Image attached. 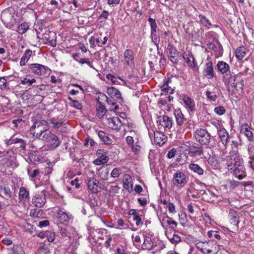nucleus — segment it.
I'll return each mask as SVG.
<instances>
[{
  "label": "nucleus",
  "instance_id": "1",
  "mask_svg": "<svg viewBox=\"0 0 254 254\" xmlns=\"http://www.w3.org/2000/svg\"><path fill=\"white\" fill-rule=\"evenodd\" d=\"M49 128L47 122L43 120L36 121L30 129V131L33 136L36 138L41 139L42 134L46 132Z\"/></svg>",
  "mask_w": 254,
  "mask_h": 254
},
{
  "label": "nucleus",
  "instance_id": "2",
  "mask_svg": "<svg viewBox=\"0 0 254 254\" xmlns=\"http://www.w3.org/2000/svg\"><path fill=\"white\" fill-rule=\"evenodd\" d=\"M223 81L225 85L233 84L235 89L240 93L243 91V87L244 84V81L241 79L238 75L230 74V78L226 76H223Z\"/></svg>",
  "mask_w": 254,
  "mask_h": 254
},
{
  "label": "nucleus",
  "instance_id": "3",
  "mask_svg": "<svg viewBox=\"0 0 254 254\" xmlns=\"http://www.w3.org/2000/svg\"><path fill=\"white\" fill-rule=\"evenodd\" d=\"M212 127L217 131V134L220 142L226 147L229 142V135L228 131L217 122L210 123Z\"/></svg>",
  "mask_w": 254,
  "mask_h": 254
},
{
  "label": "nucleus",
  "instance_id": "4",
  "mask_svg": "<svg viewBox=\"0 0 254 254\" xmlns=\"http://www.w3.org/2000/svg\"><path fill=\"white\" fill-rule=\"evenodd\" d=\"M225 160L229 170L237 166L238 164H243L244 162L243 159L240 157L238 152L235 150L231 151L229 155L226 157Z\"/></svg>",
  "mask_w": 254,
  "mask_h": 254
},
{
  "label": "nucleus",
  "instance_id": "5",
  "mask_svg": "<svg viewBox=\"0 0 254 254\" xmlns=\"http://www.w3.org/2000/svg\"><path fill=\"white\" fill-rule=\"evenodd\" d=\"M195 140L200 144L208 146L210 141V135L208 131L203 128L197 129L194 133Z\"/></svg>",
  "mask_w": 254,
  "mask_h": 254
},
{
  "label": "nucleus",
  "instance_id": "6",
  "mask_svg": "<svg viewBox=\"0 0 254 254\" xmlns=\"http://www.w3.org/2000/svg\"><path fill=\"white\" fill-rule=\"evenodd\" d=\"M41 139L54 148L57 147L61 143L57 136L50 131L45 132Z\"/></svg>",
  "mask_w": 254,
  "mask_h": 254
},
{
  "label": "nucleus",
  "instance_id": "7",
  "mask_svg": "<svg viewBox=\"0 0 254 254\" xmlns=\"http://www.w3.org/2000/svg\"><path fill=\"white\" fill-rule=\"evenodd\" d=\"M157 123H158V128L160 130L171 128L173 123L172 118L167 116L159 117L158 119Z\"/></svg>",
  "mask_w": 254,
  "mask_h": 254
},
{
  "label": "nucleus",
  "instance_id": "8",
  "mask_svg": "<svg viewBox=\"0 0 254 254\" xmlns=\"http://www.w3.org/2000/svg\"><path fill=\"white\" fill-rule=\"evenodd\" d=\"M13 18L14 12L9 9H5L1 13V20L5 24L8 25L12 23L14 20Z\"/></svg>",
  "mask_w": 254,
  "mask_h": 254
},
{
  "label": "nucleus",
  "instance_id": "9",
  "mask_svg": "<svg viewBox=\"0 0 254 254\" xmlns=\"http://www.w3.org/2000/svg\"><path fill=\"white\" fill-rule=\"evenodd\" d=\"M187 178L186 174L183 172L178 171L173 175V183L176 185H184L187 182Z\"/></svg>",
  "mask_w": 254,
  "mask_h": 254
},
{
  "label": "nucleus",
  "instance_id": "10",
  "mask_svg": "<svg viewBox=\"0 0 254 254\" xmlns=\"http://www.w3.org/2000/svg\"><path fill=\"white\" fill-rule=\"evenodd\" d=\"M101 184L99 181L95 178H90L88 180L87 186L92 193H96L101 190Z\"/></svg>",
  "mask_w": 254,
  "mask_h": 254
},
{
  "label": "nucleus",
  "instance_id": "11",
  "mask_svg": "<svg viewBox=\"0 0 254 254\" xmlns=\"http://www.w3.org/2000/svg\"><path fill=\"white\" fill-rule=\"evenodd\" d=\"M189 146L187 150L189 153L191 154L192 155H200L203 151L202 146L196 143L188 142Z\"/></svg>",
  "mask_w": 254,
  "mask_h": 254
},
{
  "label": "nucleus",
  "instance_id": "12",
  "mask_svg": "<svg viewBox=\"0 0 254 254\" xmlns=\"http://www.w3.org/2000/svg\"><path fill=\"white\" fill-rule=\"evenodd\" d=\"M231 171L239 180H242L246 176L245 168L243 164H238V165L234 167Z\"/></svg>",
  "mask_w": 254,
  "mask_h": 254
},
{
  "label": "nucleus",
  "instance_id": "13",
  "mask_svg": "<svg viewBox=\"0 0 254 254\" xmlns=\"http://www.w3.org/2000/svg\"><path fill=\"white\" fill-rule=\"evenodd\" d=\"M29 68L33 73L38 75L44 74L48 69L46 66L38 64H31Z\"/></svg>",
  "mask_w": 254,
  "mask_h": 254
},
{
  "label": "nucleus",
  "instance_id": "14",
  "mask_svg": "<svg viewBox=\"0 0 254 254\" xmlns=\"http://www.w3.org/2000/svg\"><path fill=\"white\" fill-rule=\"evenodd\" d=\"M174 87L172 85V80L171 78H168L161 86V95L164 94H173Z\"/></svg>",
  "mask_w": 254,
  "mask_h": 254
},
{
  "label": "nucleus",
  "instance_id": "15",
  "mask_svg": "<svg viewBox=\"0 0 254 254\" xmlns=\"http://www.w3.org/2000/svg\"><path fill=\"white\" fill-rule=\"evenodd\" d=\"M125 63L132 68L134 66V55L132 50L127 49L124 54Z\"/></svg>",
  "mask_w": 254,
  "mask_h": 254
},
{
  "label": "nucleus",
  "instance_id": "16",
  "mask_svg": "<svg viewBox=\"0 0 254 254\" xmlns=\"http://www.w3.org/2000/svg\"><path fill=\"white\" fill-rule=\"evenodd\" d=\"M181 97L185 107L189 111H193L195 108L194 101L186 94H183Z\"/></svg>",
  "mask_w": 254,
  "mask_h": 254
},
{
  "label": "nucleus",
  "instance_id": "17",
  "mask_svg": "<svg viewBox=\"0 0 254 254\" xmlns=\"http://www.w3.org/2000/svg\"><path fill=\"white\" fill-rule=\"evenodd\" d=\"M152 235L147 233L146 232L145 234L143 235L144 241L142 245V248L144 250H150L152 249L153 246V242L152 241Z\"/></svg>",
  "mask_w": 254,
  "mask_h": 254
},
{
  "label": "nucleus",
  "instance_id": "18",
  "mask_svg": "<svg viewBox=\"0 0 254 254\" xmlns=\"http://www.w3.org/2000/svg\"><path fill=\"white\" fill-rule=\"evenodd\" d=\"M217 67L219 72L222 74L226 73L224 76L228 75L230 78V74L231 73L230 71V66L228 64L223 61H219L217 64Z\"/></svg>",
  "mask_w": 254,
  "mask_h": 254
},
{
  "label": "nucleus",
  "instance_id": "19",
  "mask_svg": "<svg viewBox=\"0 0 254 254\" xmlns=\"http://www.w3.org/2000/svg\"><path fill=\"white\" fill-rule=\"evenodd\" d=\"M107 123L109 127L114 130H119L122 126L121 121L118 117L108 118Z\"/></svg>",
  "mask_w": 254,
  "mask_h": 254
},
{
  "label": "nucleus",
  "instance_id": "20",
  "mask_svg": "<svg viewBox=\"0 0 254 254\" xmlns=\"http://www.w3.org/2000/svg\"><path fill=\"white\" fill-rule=\"evenodd\" d=\"M154 141L156 144L161 146L167 141V137L163 133L160 131H155L154 132Z\"/></svg>",
  "mask_w": 254,
  "mask_h": 254
},
{
  "label": "nucleus",
  "instance_id": "21",
  "mask_svg": "<svg viewBox=\"0 0 254 254\" xmlns=\"http://www.w3.org/2000/svg\"><path fill=\"white\" fill-rule=\"evenodd\" d=\"M57 218L59 223L66 224L69 222L70 216L63 210H59L57 212Z\"/></svg>",
  "mask_w": 254,
  "mask_h": 254
},
{
  "label": "nucleus",
  "instance_id": "22",
  "mask_svg": "<svg viewBox=\"0 0 254 254\" xmlns=\"http://www.w3.org/2000/svg\"><path fill=\"white\" fill-rule=\"evenodd\" d=\"M161 221L164 227L170 226L171 228L174 229L177 226V223L168 216H164Z\"/></svg>",
  "mask_w": 254,
  "mask_h": 254
},
{
  "label": "nucleus",
  "instance_id": "23",
  "mask_svg": "<svg viewBox=\"0 0 254 254\" xmlns=\"http://www.w3.org/2000/svg\"><path fill=\"white\" fill-rule=\"evenodd\" d=\"M204 73V75L208 79H211L214 77V72L213 64L211 62H209L205 64Z\"/></svg>",
  "mask_w": 254,
  "mask_h": 254
},
{
  "label": "nucleus",
  "instance_id": "24",
  "mask_svg": "<svg viewBox=\"0 0 254 254\" xmlns=\"http://www.w3.org/2000/svg\"><path fill=\"white\" fill-rule=\"evenodd\" d=\"M46 202V197L44 194H38L32 199V203L37 207H42Z\"/></svg>",
  "mask_w": 254,
  "mask_h": 254
},
{
  "label": "nucleus",
  "instance_id": "25",
  "mask_svg": "<svg viewBox=\"0 0 254 254\" xmlns=\"http://www.w3.org/2000/svg\"><path fill=\"white\" fill-rule=\"evenodd\" d=\"M123 187L127 190H132L133 181L132 177L128 174H125L123 177Z\"/></svg>",
  "mask_w": 254,
  "mask_h": 254
},
{
  "label": "nucleus",
  "instance_id": "26",
  "mask_svg": "<svg viewBox=\"0 0 254 254\" xmlns=\"http://www.w3.org/2000/svg\"><path fill=\"white\" fill-rule=\"evenodd\" d=\"M241 132L244 133L249 140L252 141L254 140L253 133L251 131V128L247 124H244L241 126Z\"/></svg>",
  "mask_w": 254,
  "mask_h": 254
},
{
  "label": "nucleus",
  "instance_id": "27",
  "mask_svg": "<svg viewBox=\"0 0 254 254\" xmlns=\"http://www.w3.org/2000/svg\"><path fill=\"white\" fill-rule=\"evenodd\" d=\"M20 143V147H21L23 149L25 148L26 143H25V141L21 138H18L17 137L14 138L13 137H12L10 139H6L5 140V143L7 146L11 145L12 144H15V143Z\"/></svg>",
  "mask_w": 254,
  "mask_h": 254
},
{
  "label": "nucleus",
  "instance_id": "28",
  "mask_svg": "<svg viewBox=\"0 0 254 254\" xmlns=\"http://www.w3.org/2000/svg\"><path fill=\"white\" fill-rule=\"evenodd\" d=\"M174 114L175 117L177 125L180 126H182L183 124L185 119L184 118V115L183 114L181 110H176L174 111Z\"/></svg>",
  "mask_w": 254,
  "mask_h": 254
},
{
  "label": "nucleus",
  "instance_id": "29",
  "mask_svg": "<svg viewBox=\"0 0 254 254\" xmlns=\"http://www.w3.org/2000/svg\"><path fill=\"white\" fill-rule=\"evenodd\" d=\"M229 217L230 219L231 223L235 225H237L239 223V217L237 212L233 209H231L229 213Z\"/></svg>",
  "mask_w": 254,
  "mask_h": 254
},
{
  "label": "nucleus",
  "instance_id": "30",
  "mask_svg": "<svg viewBox=\"0 0 254 254\" xmlns=\"http://www.w3.org/2000/svg\"><path fill=\"white\" fill-rule=\"evenodd\" d=\"M29 191L25 188H21L19 192V199L21 201H26L29 199Z\"/></svg>",
  "mask_w": 254,
  "mask_h": 254
},
{
  "label": "nucleus",
  "instance_id": "31",
  "mask_svg": "<svg viewBox=\"0 0 254 254\" xmlns=\"http://www.w3.org/2000/svg\"><path fill=\"white\" fill-rule=\"evenodd\" d=\"M98 136L101 140L106 144H111L112 143V139L109 137L107 133L103 131L98 132Z\"/></svg>",
  "mask_w": 254,
  "mask_h": 254
},
{
  "label": "nucleus",
  "instance_id": "32",
  "mask_svg": "<svg viewBox=\"0 0 254 254\" xmlns=\"http://www.w3.org/2000/svg\"><path fill=\"white\" fill-rule=\"evenodd\" d=\"M32 54V51L31 50L28 49L25 51L24 55L22 57L20 61V65L21 66L25 65L26 63L28 61L31 57Z\"/></svg>",
  "mask_w": 254,
  "mask_h": 254
},
{
  "label": "nucleus",
  "instance_id": "33",
  "mask_svg": "<svg viewBox=\"0 0 254 254\" xmlns=\"http://www.w3.org/2000/svg\"><path fill=\"white\" fill-rule=\"evenodd\" d=\"M107 93L111 97H116L117 98H121V93L116 88L114 87H109L107 89Z\"/></svg>",
  "mask_w": 254,
  "mask_h": 254
},
{
  "label": "nucleus",
  "instance_id": "34",
  "mask_svg": "<svg viewBox=\"0 0 254 254\" xmlns=\"http://www.w3.org/2000/svg\"><path fill=\"white\" fill-rule=\"evenodd\" d=\"M189 169L198 175H202L204 173L203 169L198 164L195 163H190L189 165Z\"/></svg>",
  "mask_w": 254,
  "mask_h": 254
},
{
  "label": "nucleus",
  "instance_id": "35",
  "mask_svg": "<svg viewBox=\"0 0 254 254\" xmlns=\"http://www.w3.org/2000/svg\"><path fill=\"white\" fill-rule=\"evenodd\" d=\"M246 55V49L245 47L242 46L237 48L235 51V55L236 58L239 60H242Z\"/></svg>",
  "mask_w": 254,
  "mask_h": 254
},
{
  "label": "nucleus",
  "instance_id": "36",
  "mask_svg": "<svg viewBox=\"0 0 254 254\" xmlns=\"http://www.w3.org/2000/svg\"><path fill=\"white\" fill-rule=\"evenodd\" d=\"M109 160V157L105 154H102L95 159L93 163L95 165H100L106 163Z\"/></svg>",
  "mask_w": 254,
  "mask_h": 254
},
{
  "label": "nucleus",
  "instance_id": "37",
  "mask_svg": "<svg viewBox=\"0 0 254 254\" xmlns=\"http://www.w3.org/2000/svg\"><path fill=\"white\" fill-rule=\"evenodd\" d=\"M210 48H211L215 53L218 57L221 56L223 54V49L221 45H218V46L211 44L210 45Z\"/></svg>",
  "mask_w": 254,
  "mask_h": 254
},
{
  "label": "nucleus",
  "instance_id": "38",
  "mask_svg": "<svg viewBox=\"0 0 254 254\" xmlns=\"http://www.w3.org/2000/svg\"><path fill=\"white\" fill-rule=\"evenodd\" d=\"M199 17L200 18V22L202 25L203 27L206 28V29H207L211 26V24L208 20V19L205 16L202 15H199Z\"/></svg>",
  "mask_w": 254,
  "mask_h": 254
},
{
  "label": "nucleus",
  "instance_id": "39",
  "mask_svg": "<svg viewBox=\"0 0 254 254\" xmlns=\"http://www.w3.org/2000/svg\"><path fill=\"white\" fill-rule=\"evenodd\" d=\"M97 116L99 118H102L105 115L106 110L104 105L99 102V105L97 108Z\"/></svg>",
  "mask_w": 254,
  "mask_h": 254
},
{
  "label": "nucleus",
  "instance_id": "40",
  "mask_svg": "<svg viewBox=\"0 0 254 254\" xmlns=\"http://www.w3.org/2000/svg\"><path fill=\"white\" fill-rule=\"evenodd\" d=\"M205 95L207 99L211 102H215L218 97L216 93L209 90L205 92Z\"/></svg>",
  "mask_w": 254,
  "mask_h": 254
},
{
  "label": "nucleus",
  "instance_id": "41",
  "mask_svg": "<svg viewBox=\"0 0 254 254\" xmlns=\"http://www.w3.org/2000/svg\"><path fill=\"white\" fill-rule=\"evenodd\" d=\"M36 82V80L34 78L29 79L27 77H24L20 80V84L22 85H28V86H31Z\"/></svg>",
  "mask_w": 254,
  "mask_h": 254
},
{
  "label": "nucleus",
  "instance_id": "42",
  "mask_svg": "<svg viewBox=\"0 0 254 254\" xmlns=\"http://www.w3.org/2000/svg\"><path fill=\"white\" fill-rule=\"evenodd\" d=\"M167 53L168 54V57H171V56H178V52L175 48L173 47L171 45L168 46L167 49Z\"/></svg>",
  "mask_w": 254,
  "mask_h": 254
},
{
  "label": "nucleus",
  "instance_id": "43",
  "mask_svg": "<svg viewBox=\"0 0 254 254\" xmlns=\"http://www.w3.org/2000/svg\"><path fill=\"white\" fill-rule=\"evenodd\" d=\"M207 243H203L202 242H200L198 243H197L195 244L196 248L198 249L202 254H205V250H206V247L205 245H207Z\"/></svg>",
  "mask_w": 254,
  "mask_h": 254
},
{
  "label": "nucleus",
  "instance_id": "44",
  "mask_svg": "<svg viewBox=\"0 0 254 254\" xmlns=\"http://www.w3.org/2000/svg\"><path fill=\"white\" fill-rule=\"evenodd\" d=\"M146 232H144L143 233L142 232H139L138 235H135L134 236L133 235L132 236L133 241L137 244H140L141 242V238H143L144 234H145Z\"/></svg>",
  "mask_w": 254,
  "mask_h": 254
},
{
  "label": "nucleus",
  "instance_id": "45",
  "mask_svg": "<svg viewBox=\"0 0 254 254\" xmlns=\"http://www.w3.org/2000/svg\"><path fill=\"white\" fill-rule=\"evenodd\" d=\"M69 100L71 101L70 106L74 107L76 109L80 110L82 108L81 104L78 101L74 100L72 99L70 97L68 98Z\"/></svg>",
  "mask_w": 254,
  "mask_h": 254
},
{
  "label": "nucleus",
  "instance_id": "46",
  "mask_svg": "<svg viewBox=\"0 0 254 254\" xmlns=\"http://www.w3.org/2000/svg\"><path fill=\"white\" fill-rule=\"evenodd\" d=\"M50 123L53 125V127L55 128H58L63 124V122L61 120H57L56 119H52Z\"/></svg>",
  "mask_w": 254,
  "mask_h": 254
},
{
  "label": "nucleus",
  "instance_id": "47",
  "mask_svg": "<svg viewBox=\"0 0 254 254\" xmlns=\"http://www.w3.org/2000/svg\"><path fill=\"white\" fill-rule=\"evenodd\" d=\"M168 238L169 240H170V241L172 244H176V243L180 242L181 241V237L179 236H178V235H176V234H174L171 237H169L168 236Z\"/></svg>",
  "mask_w": 254,
  "mask_h": 254
},
{
  "label": "nucleus",
  "instance_id": "48",
  "mask_svg": "<svg viewBox=\"0 0 254 254\" xmlns=\"http://www.w3.org/2000/svg\"><path fill=\"white\" fill-rule=\"evenodd\" d=\"M122 173L121 169L119 168H114L111 174V177L114 178H118Z\"/></svg>",
  "mask_w": 254,
  "mask_h": 254
},
{
  "label": "nucleus",
  "instance_id": "49",
  "mask_svg": "<svg viewBox=\"0 0 254 254\" xmlns=\"http://www.w3.org/2000/svg\"><path fill=\"white\" fill-rule=\"evenodd\" d=\"M207 235L209 238L214 237L218 240H220L221 239V236L219 235L218 232L216 231H209L207 233Z\"/></svg>",
  "mask_w": 254,
  "mask_h": 254
},
{
  "label": "nucleus",
  "instance_id": "50",
  "mask_svg": "<svg viewBox=\"0 0 254 254\" xmlns=\"http://www.w3.org/2000/svg\"><path fill=\"white\" fill-rule=\"evenodd\" d=\"M42 86L43 85L33 86L32 87L30 88L29 90L30 91H34V92L35 93V95H37L40 94V91L43 90V89L42 88Z\"/></svg>",
  "mask_w": 254,
  "mask_h": 254
},
{
  "label": "nucleus",
  "instance_id": "51",
  "mask_svg": "<svg viewBox=\"0 0 254 254\" xmlns=\"http://www.w3.org/2000/svg\"><path fill=\"white\" fill-rule=\"evenodd\" d=\"M185 62L187 63L188 66L193 67H195V64L194 62L193 61V59L192 58V60L190 57H185V56H183Z\"/></svg>",
  "mask_w": 254,
  "mask_h": 254
},
{
  "label": "nucleus",
  "instance_id": "52",
  "mask_svg": "<svg viewBox=\"0 0 254 254\" xmlns=\"http://www.w3.org/2000/svg\"><path fill=\"white\" fill-rule=\"evenodd\" d=\"M151 36L153 43L157 45L160 42V38L158 35L157 33H151Z\"/></svg>",
  "mask_w": 254,
  "mask_h": 254
},
{
  "label": "nucleus",
  "instance_id": "53",
  "mask_svg": "<svg viewBox=\"0 0 254 254\" xmlns=\"http://www.w3.org/2000/svg\"><path fill=\"white\" fill-rule=\"evenodd\" d=\"M10 254H25V253L21 247L16 246L13 248L12 252Z\"/></svg>",
  "mask_w": 254,
  "mask_h": 254
},
{
  "label": "nucleus",
  "instance_id": "54",
  "mask_svg": "<svg viewBox=\"0 0 254 254\" xmlns=\"http://www.w3.org/2000/svg\"><path fill=\"white\" fill-rule=\"evenodd\" d=\"M225 109L223 106H218L214 109V112L218 115H222L225 113Z\"/></svg>",
  "mask_w": 254,
  "mask_h": 254
},
{
  "label": "nucleus",
  "instance_id": "55",
  "mask_svg": "<svg viewBox=\"0 0 254 254\" xmlns=\"http://www.w3.org/2000/svg\"><path fill=\"white\" fill-rule=\"evenodd\" d=\"M148 22L150 25L152 32H156L157 26L155 20L154 19L149 17L148 18Z\"/></svg>",
  "mask_w": 254,
  "mask_h": 254
},
{
  "label": "nucleus",
  "instance_id": "56",
  "mask_svg": "<svg viewBox=\"0 0 254 254\" xmlns=\"http://www.w3.org/2000/svg\"><path fill=\"white\" fill-rule=\"evenodd\" d=\"M29 24L27 22H23L18 27L19 31H22L23 32L27 31L29 29Z\"/></svg>",
  "mask_w": 254,
  "mask_h": 254
},
{
  "label": "nucleus",
  "instance_id": "57",
  "mask_svg": "<svg viewBox=\"0 0 254 254\" xmlns=\"http://www.w3.org/2000/svg\"><path fill=\"white\" fill-rule=\"evenodd\" d=\"M7 88V81L4 77L0 78V88L2 90Z\"/></svg>",
  "mask_w": 254,
  "mask_h": 254
},
{
  "label": "nucleus",
  "instance_id": "58",
  "mask_svg": "<svg viewBox=\"0 0 254 254\" xmlns=\"http://www.w3.org/2000/svg\"><path fill=\"white\" fill-rule=\"evenodd\" d=\"M28 175L32 178H34L37 176L39 173L40 171L39 170H34L33 171H30V170H28L27 171Z\"/></svg>",
  "mask_w": 254,
  "mask_h": 254
},
{
  "label": "nucleus",
  "instance_id": "59",
  "mask_svg": "<svg viewBox=\"0 0 254 254\" xmlns=\"http://www.w3.org/2000/svg\"><path fill=\"white\" fill-rule=\"evenodd\" d=\"M167 208L169 213L174 214L176 212L175 206L173 203H168Z\"/></svg>",
  "mask_w": 254,
  "mask_h": 254
},
{
  "label": "nucleus",
  "instance_id": "60",
  "mask_svg": "<svg viewBox=\"0 0 254 254\" xmlns=\"http://www.w3.org/2000/svg\"><path fill=\"white\" fill-rule=\"evenodd\" d=\"M79 63L81 64H86L91 68H94L93 65L91 63L88 58H81Z\"/></svg>",
  "mask_w": 254,
  "mask_h": 254
},
{
  "label": "nucleus",
  "instance_id": "61",
  "mask_svg": "<svg viewBox=\"0 0 254 254\" xmlns=\"http://www.w3.org/2000/svg\"><path fill=\"white\" fill-rule=\"evenodd\" d=\"M100 96L102 100H105L107 101L108 104H111L112 105H115L116 104L115 102L112 101L111 99H109V98L104 94H101Z\"/></svg>",
  "mask_w": 254,
  "mask_h": 254
},
{
  "label": "nucleus",
  "instance_id": "62",
  "mask_svg": "<svg viewBox=\"0 0 254 254\" xmlns=\"http://www.w3.org/2000/svg\"><path fill=\"white\" fill-rule=\"evenodd\" d=\"M133 220L135 221V224L137 226H139L143 224V223L141 221V219L139 214L138 215H136V216H134Z\"/></svg>",
  "mask_w": 254,
  "mask_h": 254
},
{
  "label": "nucleus",
  "instance_id": "63",
  "mask_svg": "<svg viewBox=\"0 0 254 254\" xmlns=\"http://www.w3.org/2000/svg\"><path fill=\"white\" fill-rule=\"evenodd\" d=\"M176 153V150L174 148L169 151L167 154V157L169 159H171L175 157Z\"/></svg>",
  "mask_w": 254,
  "mask_h": 254
},
{
  "label": "nucleus",
  "instance_id": "64",
  "mask_svg": "<svg viewBox=\"0 0 254 254\" xmlns=\"http://www.w3.org/2000/svg\"><path fill=\"white\" fill-rule=\"evenodd\" d=\"M106 78L109 80H111L113 84H115L117 81L116 77L110 74L106 75Z\"/></svg>",
  "mask_w": 254,
  "mask_h": 254
}]
</instances>
